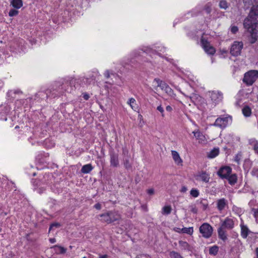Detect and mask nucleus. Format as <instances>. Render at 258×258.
I'll use <instances>...</instances> for the list:
<instances>
[{"label":"nucleus","instance_id":"1","mask_svg":"<svg viewBox=\"0 0 258 258\" xmlns=\"http://www.w3.org/2000/svg\"><path fill=\"white\" fill-rule=\"evenodd\" d=\"M258 17V5L253 6L248 17L245 19L243 26L245 29L250 33L251 36L250 42L253 43L257 39V30L256 29L258 24L257 18Z\"/></svg>","mask_w":258,"mask_h":258},{"label":"nucleus","instance_id":"2","mask_svg":"<svg viewBox=\"0 0 258 258\" xmlns=\"http://www.w3.org/2000/svg\"><path fill=\"white\" fill-rule=\"evenodd\" d=\"M221 224L217 230L218 237L223 241L227 239L226 229L231 230L234 228V222L232 219L226 217L224 220H221Z\"/></svg>","mask_w":258,"mask_h":258},{"label":"nucleus","instance_id":"3","mask_svg":"<svg viewBox=\"0 0 258 258\" xmlns=\"http://www.w3.org/2000/svg\"><path fill=\"white\" fill-rule=\"evenodd\" d=\"M74 84L73 79H67L62 78L59 80L55 82V89L64 90L68 92H71L72 85Z\"/></svg>","mask_w":258,"mask_h":258},{"label":"nucleus","instance_id":"4","mask_svg":"<svg viewBox=\"0 0 258 258\" xmlns=\"http://www.w3.org/2000/svg\"><path fill=\"white\" fill-rule=\"evenodd\" d=\"M258 78V71L251 70L244 74L243 82L247 85H252Z\"/></svg>","mask_w":258,"mask_h":258},{"label":"nucleus","instance_id":"5","mask_svg":"<svg viewBox=\"0 0 258 258\" xmlns=\"http://www.w3.org/2000/svg\"><path fill=\"white\" fill-rule=\"evenodd\" d=\"M199 230L204 237L209 238L212 236L213 229L209 224L204 223L200 226Z\"/></svg>","mask_w":258,"mask_h":258},{"label":"nucleus","instance_id":"6","mask_svg":"<svg viewBox=\"0 0 258 258\" xmlns=\"http://www.w3.org/2000/svg\"><path fill=\"white\" fill-rule=\"evenodd\" d=\"M242 48L243 43L242 42L235 41L231 45L230 52L233 56H238L240 55Z\"/></svg>","mask_w":258,"mask_h":258},{"label":"nucleus","instance_id":"7","mask_svg":"<svg viewBox=\"0 0 258 258\" xmlns=\"http://www.w3.org/2000/svg\"><path fill=\"white\" fill-rule=\"evenodd\" d=\"M110 166L113 167H118L119 165L118 154L113 150L109 151Z\"/></svg>","mask_w":258,"mask_h":258},{"label":"nucleus","instance_id":"8","mask_svg":"<svg viewBox=\"0 0 258 258\" xmlns=\"http://www.w3.org/2000/svg\"><path fill=\"white\" fill-rule=\"evenodd\" d=\"M201 42L202 47L208 54L213 55L215 53V49L210 45L209 42L207 39L202 38Z\"/></svg>","mask_w":258,"mask_h":258},{"label":"nucleus","instance_id":"9","mask_svg":"<svg viewBox=\"0 0 258 258\" xmlns=\"http://www.w3.org/2000/svg\"><path fill=\"white\" fill-rule=\"evenodd\" d=\"M232 169L229 166H223L221 167L217 174L222 179H226L228 176L231 173Z\"/></svg>","mask_w":258,"mask_h":258},{"label":"nucleus","instance_id":"10","mask_svg":"<svg viewBox=\"0 0 258 258\" xmlns=\"http://www.w3.org/2000/svg\"><path fill=\"white\" fill-rule=\"evenodd\" d=\"M211 100L215 104H218L223 99V94L220 91H213L209 92Z\"/></svg>","mask_w":258,"mask_h":258},{"label":"nucleus","instance_id":"11","mask_svg":"<svg viewBox=\"0 0 258 258\" xmlns=\"http://www.w3.org/2000/svg\"><path fill=\"white\" fill-rule=\"evenodd\" d=\"M228 119H229V117H222V118H221V117L218 118L216 120V121L214 123V125L215 126H219L221 128H224L227 125V123L228 122Z\"/></svg>","mask_w":258,"mask_h":258},{"label":"nucleus","instance_id":"12","mask_svg":"<svg viewBox=\"0 0 258 258\" xmlns=\"http://www.w3.org/2000/svg\"><path fill=\"white\" fill-rule=\"evenodd\" d=\"M228 206V201L224 198L220 199L217 201V208L219 211H222Z\"/></svg>","mask_w":258,"mask_h":258},{"label":"nucleus","instance_id":"13","mask_svg":"<svg viewBox=\"0 0 258 258\" xmlns=\"http://www.w3.org/2000/svg\"><path fill=\"white\" fill-rule=\"evenodd\" d=\"M109 212L110 223L119 220L120 218V215L118 212L115 211H110Z\"/></svg>","mask_w":258,"mask_h":258},{"label":"nucleus","instance_id":"14","mask_svg":"<svg viewBox=\"0 0 258 258\" xmlns=\"http://www.w3.org/2000/svg\"><path fill=\"white\" fill-rule=\"evenodd\" d=\"M195 137L199 140V142L201 144H206L207 142L205 137L202 133L199 131L193 132Z\"/></svg>","mask_w":258,"mask_h":258},{"label":"nucleus","instance_id":"15","mask_svg":"<svg viewBox=\"0 0 258 258\" xmlns=\"http://www.w3.org/2000/svg\"><path fill=\"white\" fill-rule=\"evenodd\" d=\"M98 217H99L100 218L99 219V220L100 221H101L103 222H105L107 224L110 223L111 221L110 220L109 212L100 214L98 215Z\"/></svg>","mask_w":258,"mask_h":258},{"label":"nucleus","instance_id":"16","mask_svg":"<svg viewBox=\"0 0 258 258\" xmlns=\"http://www.w3.org/2000/svg\"><path fill=\"white\" fill-rule=\"evenodd\" d=\"M172 156L174 162L178 165L182 163V160L179 156V154L175 151H171Z\"/></svg>","mask_w":258,"mask_h":258},{"label":"nucleus","instance_id":"17","mask_svg":"<svg viewBox=\"0 0 258 258\" xmlns=\"http://www.w3.org/2000/svg\"><path fill=\"white\" fill-rule=\"evenodd\" d=\"M249 232L250 231L246 226L241 225V235L243 238H246Z\"/></svg>","mask_w":258,"mask_h":258},{"label":"nucleus","instance_id":"18","mask_svg":"<svg viewBox=\"0 0 258 258\" xmlns=\"http://www.w3.org/2000/svg\"><path fill=\"white\" fill-rule=\"evenodd\" d=\"M51 248L54 249L56 253L59 254L65 253L67 251L66 248L58 245H54Z\"/></svg>","mask_w":258,"mask_h":258},{"label":"nucleus","instance_id":"19","mask_svg":"<svg viewBox=\"0 0 258 258\" xmlns=\"http://www.w3.org/2000/svg\"><path fill=\"white\" fill-rule=\"evenodd\" d=\"M11 4L16 9H20L23 6L22 0H12Z\"/></svg>","mask_w":258,"mask_h":258},{"label":"nucleus","instance_id":"20","mask_svg":"<svg viewBox=\"0 0 258 258\" xmlns=\"http://www.w3.org/2000/svg\"><path fill=\"white\" fill-rule=\"evenodd\" d=\"M226 179H228L229 183L231 185H234L237 182V175L236 174H230Z\"/></svg>","mask_w":258,"mask_h":258},{"label":"nucleus","instance_id":"21","mask_svg":"<svg viewBox=\"0 0 258 258\" xmlns=\"http://www.w3.org/2000/svg\"><path fill=\"white\" fill-rule=\"evenodd\" d=\"M93 169V167L90 164L84 165L82 169L81 172L83 173H88Z\"/></svg>","mask_w":258,"mask_h":258},{"label":"nucleus","instance_id":"22","mask_svg":"<svg viewBox=\"0 0 258 258\" xmlns=\"http://www.w3.org/2000/svg\"><path fill=\"white\" fill-rule=\"evenodd\" d=\"M243 115L246 117H249L251 114V108L247 105L245 106L242 109Z\"/></svg>","mask_w":258,"mask_h":258},{"label":"nucleus","instance_id":"23","mask_svg":"<svg viewBox=\"0 0 258 258\" xmlns=\"http://www.w3.org/2000/svg\"><path fill=\"white\" fill-rule=\"evenodd\" d=\"M219 153V148H214L208 153V157L210 158H213L217 156Z\"/></svg>","mask_w":258,"mask_h":258},{"label":"nucleus","instance_id":"24","mask_svg":"<svg viewBox=\"0 0 258 258\" xmlns=\"http://www.w3.org/2000/svg\"><path fill=\"white\" fill-rule=\"evenodd\" d=\"M130 157L123 158V164L126 169H131L132 167V164L130 162Z\"/></svg>","mask_w":258,"mask_h":258},{"label":"nucleus","instance_id":"25","mask_svg":"<svg viewBox=\"0 0 258 258\" xmlns=\"http://www.w3.org/2000/svg\"><path fill=\"white\" fill-rule=\"evenodd\" d=\"M200 177L202 180V181L205 182H208L209 181L210 177L209 175L206 172H202L200 175Z\"/></svg>","mask_w":258,"mask_h":258},{"label":"nucleus","instance_id":"26","mask_svg":"<svg viewBox=\"0 0 258 258\" xmlns=\"http://www.w3.org/2000/svg\"><path fill=\"white\" fill-rule=\"evenodd\" d=\"M219 250V247L217 245H214L212 247H211L209 248V253L211 255H216L218 252Z\"/></svg>","mask_w":258,"mask_h":258},{"label":"nucleus","instance_id":"27","mask_svg":"<svg viewBox=\"0 0 258 258\" xmlns=\"http://www.w3.org/2000/svg\"><path fill=\"white\" fill-rule=\"evenodd\" d=\"M179 245L184 249H188L189 247V245L187 242L182 240L179 241Z\"/></svg>","mask_w":258,"mask_h":258},{"label":"nucleus","instance_id":"28","mask_svg":"<svg viewBox=\"0 0 258 258\" xmlns=\"http://www.w3.org/2000/svg\"><path fill=\"white\" fill-rule=\"evenodd\" d=\"M171 210L172 209L170 206H164L162 209L163 214L168 215L170 214Z\"/></svg>","mask_w":258,"mask_h":258},{"label":"nucleus","instance_id":"29","mask_svg":"<svg viewBox=\"0 0 258 258\" xmlns=\"http://www.w3.org/2000/svg\"><path fill=\"white\" fill-rule=\"evenodd\" d=\"M171 258H183L178 252L172 251L170 253Z\"/></svg>","mask_w":258,"mask_h":258},{"label":"nucleus","instance_id":"30","mask_svg":"<svg viewBox=\"0 0 258 258\" xmlns=\"http://www.w3.org/2000/svg\"><path fill=\"white\" fill-rule=\"evenodd\" d=\"M164 90L168 95L170 96H172L174 95L173 90L169 87V85H167Z\"/></svg>","mask_w":258,"mask_h":258},{"label":"nucleus","instance_id":"31","mask_svg":"<svg viewBox=\"0 0 258 258\" xmlns=\"http://www.w3.org/2000/svg\"><path fill=\"white\" fill-rule=\"evenodd\" d=\"M181 231L182 233H187L188 234H191L193 233V228L189 227V228H183L181 229Z\"/></svg>","mask_w":258,"mask_h":258},{"label":"nucleus","instance_id":"32","mask_svg":"<svg viewBox=\"0 0 258 258\" xmlns=\"http://www.w3.org/2000/svg\"><path fill=\"white\" fill-rule=\"evenodd\" d=\"M219 7L225 10L228 8V4L225 0H221L219 3Z\"/></svg>","mask_w":258,"mask_h":258},{"label":"nucleus","instance_id":"33","mask_svg":"<svg viewBox=\"0 0 258 258\" xmlns=\"http://www.w3.org/2000/svg\"><path fill=\"white\" fill-rule=\"evenodd\" d=\"M200 204L202 206L204 210H205L208 206V202L206 199H202L200 202Z\"/></svg>","mask_w":258,"mask_h":258},{"label":"nucleus","instance_id":"34","mask_svg":"<svg viewBox=\"0 0 258 258\" xmlns=\"http://www.w3.org/2000/svg\"><path fill=\"white\" fill-rule=\"evenodd\" d=\"M204 10L207 13V14H210L211 12V5L210 3H208L205 5L204 8Z\"/></svg>","mask_w":258,"mask_h":258},{"label":"nucleus","instance_id":"35","mask_svg":"<svg viewBox=\"0 0 258 258\" xmlns=\"http://www.w3.org/2000/svg\"><path fill=\"white\" fill-rule=\"evenodd\" d=\"M251 211L253 212V215L255 218V220L258 223V208H252Z\"/></svg>","mask_w":258,"mask_h":258},{"label":"nucleus","instance_id":"36","mask_svg":"<svg viewBox=\"0 0 258 258\" xmlns=\"http://www.w3.org/2000/svg\"><path fill=\"white\" fill-rule=\"evenodd\" d=\"M190 195L194 198H197L199 195V191L196 189L192 188L190 191Z\"/></svg>","mask_w":258,"mask_h":258},{"label":"nucleus","instance_id":"37","mask_svg":"<svg viewBox=\"0 0 258 258\" xmlns=\"http://www.w3.org/2000/svg\"><path fill=\"white\" fill-rule=\"evenodd\" d=\"M18 11L16 9H11L9 13L10 17L16 16L18 14Z\"/></svg>","mask_w":258,"mask_h":258},{"label":"nucleus","instance_id":"38","mask_svg":"<svg viewBox=\"0 0 258 258\" xmlns=\"http://www.w3.org/2000/svg\"><path fill=\"white\" fill-rule=\"evenodd\" d=\"M136 102V100L134 98H131L129 99V100L127 101V103L130 104L131 108L134 109L135 108V106L133 105V104Z\"/></svg>","mask_w":258,"mask_h":258},{"label":"nucleus","instance_id":"39","mask_svg":"<svg viewBox=\"0 0 258 258\" xmlns=\"http://www.w3.org/2000/svg\"><path fill=\"white\" fill-rule=\"evenodd\" d=\"M60 226V224L59 223H52L49 227V230L50 231L52 230L54 227L55 228H59Z\"/></svg>","mask_w":258,"mask_h":258},{"label":"nucleus","instance_id":"40","mask_svg":"<svg viewBox=\"0 0 258 258\" xmlns=\"http://www.w3.org/2000/svg\"><path fill=\"white\" fill-rule=\"evenodd\" d=\"M128 151L126 148H122V155L123 156V158L126 157H130L128 155Z\"/></svg>","mask_w":258,"mask_h":258},{"label":"nucleus","instance_id":"41","mask_svg":"<svg viewBox=\"0 0 258 258\" xmlns=\"http://www.w3.org/2000/svg\"><path fill=\"white\" fill-rule=\"evenodd\" d=\"M94 79H88L86 78H84L83 79V82L87 85H90L91 83V81H92Z\"/></svg>","mask_w":258,"mask_h":258},{"label":"nucleus","instance_id":"42","mask_svg":"<svg viewBox=\"0 0 258 258\" xmlns=\"http://www.w3.org/2000/svg\"><path fill=\"white\" fill-rule=\"evenodd\" d=\"M230 30L233 34H236L238 30V28L236 26H233L231 27Z\"/></svg>","mask_w":258,"mask_h":258},{"label":"nucleus","instance_id":"43","mask_svg":"<svg viewBox=\"0 0 258 258\" xmlns=\"http://www.w3.org/2000/svg\"><path fill=\"white\" fill-rule=\"evenodd\" d=\"M157 110H158L162 114V116L163 117L164 116V108L163 107L161 106V105H159L157 107Z\"/></svg>","mask_w":258,"mask_h":258},{"label":"nucleus","instance_id":"44","mask_svg":"<svg viewBox=\"0 0 258 258\" xmlns=\"http://www.w3.org/2000/svg\"><path fill=\"white\" fill-rule=\"evenodd\" d=\"M167 85H168L166 83L162 81V82L159 84V87H160L162 90H164Z\"/></svg>","mask_w":258,"mask_h":258},{"label":"nucleus","instance_id":"45","mask_svg":"<svg viewBox=\"0 0 258 258\" xmlns=\"http://www.w3.org/2000/svg\"><path fill=\"white\" fill-rule=\"evenodd\" d=\"M251 174L252 175L258 176V169L253 168L251 171Z\"/></svg>","mask_w":258,"mask_h":258},{"label":"nucleus","instance_id":"46","mask_svg":"<svg viewBox=\"0 0 258 258\" xmlns=\"http://www.w3.org/2000/svg\"><path fill=\"white\" fill-rule=\"evenodd\" d=\"M147 192L149 195H153L154 194V189L153 188H150L147 190Z\"/></svg>","mask_w":258,"mask_h":258},{"label":"nucleus","instance_id":"47","mask_svg":"<svg viewBox=\"0 0 258 258\" xmlns=\"http://www.w3.org/2000/svg\"><path fill=\"white\" fill-rule=\"evenodd\" d=\"M94 207L97 210H100L101 209V205L98 203L94 206Z\"/></svg>","mask_w":258,"mask_h":258},{"label":"nucleus","instance_id":"48","mask_svg":"<svg viewBox=\"0 0 258 258\" xmlns=\"http://www.w3.org/2000/svg\"><path fill=\"white\" fill-rule=\"evenodd\" d=\"M154 82H155L157 83V87H159V84L162 82V81L160 80L158 78H155L154 80Z\"/></svg>","mask_w":258,"mask_h":258},{"label":"nucleus","instance_id":"49","mask_svg":"<svg viewBox=\"0 0 258 258\" xmlns=\"http://www.w3.org/2000/svg\"><path fill=\"white\" fill-rule=\"evenodd\" d=\"M83 97L85 100H88L89 99V98H90V96H89V94H88L86 93H85L83 94Z\"/></svg>","mask_w":258,"mask_h":258},{"label":"nucleus","instance_id":"50","mask_svg":"<svg viewBox=\"0 0 258 258\" xmlns=\"http://www.w3.org/2000/svg\"><path fill=\"white\" fill-rule=\"evenodd\" d=\"M240 157H241V155H239V154L236 155V156L235 157V161L236 162H237V163H238L240 160Z\"/></svg>","mask_w":258,"mask_h":258},{"label":"nucleus","instance_id":"51","mask_svg":"<svg viewBox=\"0 0 258 258\" xmlns=\"http://www.w3.org/2000/svg\"><path fill=\"white\" fill-rule=\"evenodd\" d=\"M104 76L106 78H109V77H110V74H109V72L108 70H107L105 73H104Z\"/></svg>","mask_w":258,"mask_h":258},{"label":"nucleus","instance_id":"52","mask_svg":"<svg viewBox=\"0 0 258 258\" xmlns=\"http://www.w3.org/2000/svg\"><path fill=\"white\" fill-rule=\"evenodd\" d=\"M166 110L168 112H171L172 110V108L170 106L168 105L166 107Z\"/></svg>","mask_w":258,"mask_h":258},{"label":"nucleus","instance_id":"53","mask_svg":"<svg viewBox=\"0 0 258 258\" xmlns=\"http://www.w3.org/2000/svg\"><path fill=\"white\" fill-rule=\"evenodd\" d=\"M254 150L258 153V142L255 143L254 146Z\"/></svg>","mask_w":258,"mask_h":258},{"label":"nucleus","instance_id":"54","mask_svg":"<svg viewBox=\"0 0 258 258\" xmlns=\"http://www.w3.org/2000/svg\"><path fill=\"white\" fill-rule=\"evenodd\" d=\"M186 190H187V188L184 186H182L180 189V191L181 192H185Z\"/></svg>","mask_w":258,"mask_h":258},{"label":"nucleus","instance_id":"55","mask_svg":"<svg viewBox=\"0 0 258 258\" xmlns=\"http://www.w3.org/2000/svg\"><path fill=\"white\" fill-rule=\"evenodd\" d=\"M191 211L195 213V214H196L198 212V210L196 208V207H194V208H192L191 209Z\"/></svg>","mask_w":258,"mask_h":258},{"label":"nucleus","instance_id":"56","mask_svg":"<svg viewBox=\"0 0 258 258\" xmlns=\"http://www.w3.org/2000/svg\"><path fill=\"white\" fill-rule=\"evenodd\" d=\"M14 93L15 94H22V92L19 89L15 90Z\"/></svg>","mask_w":258,"mask_h":258},{"label":"nucleus","instance_id":"57","mask_svg":"<svg viewBox=\"0 0 258 258\" xmlns=\"http://www.w3.org/2000/svg\"><path fill=\"white\" fill-rule=\"evenodd\" d=\"M108 255L107 254L104 255H100L99 258H108Z\"/></svg>","mask_w":258,"mask_h":258},{"label":"nucleus","instance_id":"58","mask_svg":"<svg viewBox=\"0 0 258 258\" xmlns=\"http://www.w3.org/2000/svg\"><path fill=\"white\" fill-rule=\"evenodd\" d=\"M49 241L51 243H54L55 241H56V240L55 238H50L49 239Z\"/></svg>","mask_w":258,"mask_h":258},{"label":"nucleus","instance_id":"59","mask_svg":"<svg viewBox=\"0 0 258 258\" xmlns=\"http://www.w3.org/2000/svg\"><path fill=\"white\" fill-rule=\"evenodd\" d=\"M256 253L257 255V258H258V247L256 249Z\"/></svg>","mask_w":258,"mask_h":258},{"label":"nucleus","instance_id":"60","mask_svg":"<svg viewBox=\"0 0 258 258\" xmlns=\"http://www.w3.org/2000/svg\"><path fill=\"white\" fill-rule=\"evenodd\" d=\"M134 53H135V54H134L135 57H136L137 55H139V54L137 52H135Z\"/></svg>","mask_w":258,"mask_h":258},{"label":"nucleus","instance_id":"61","mask_svg":"<svg viewBox=\"0 0 258 258\" xmlns=\"http://www.w3.org/2000/svg\"><path fill=\"white\" fill-rule=\"evenodd\" d=\"M12 92V91H9L8 92V95L9 96H10L11 95V93Z\"/></svg>","mask_w":258,"mask_h":258},{"label":"nucleus","instance_id":"62","mask_svg":"<svg viewBox=\"0 0 258 258\" xmlns=\"http://www.w3.org/2000/svg\"><path fill=\"white\" fill-rule=\"evenodd\" d=\"M142 51H143L144 52H146V50H143V49H142Z\"/></svg>","mask_w":258,"mask_h":258},{"label":"nucleus","instance_id":"63","mask_svg":"<svg viewBox=\"0 0 258 258\" xmlns=\"http://www.w3.org/2000/svg\"><path fill=\"white\" fill-rule=\"evenodd\" d=\"M70 248H72V246H70Z\"/></svg>","mask_w":258,"mask_h":258},{"label":"nucleus","instance_id":"64","mask_svg":"<svg viewBox=\"0 0 258 258\" xmlns=\"http://www.w3.org/2000/svg\"><path fill=\"white\" fill-rule=\"evenodd\" d=\"M83 258H86V257H83Z\"/></svg>","mask_w":258,"mask_h":258}]
</instances>
